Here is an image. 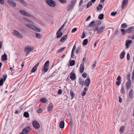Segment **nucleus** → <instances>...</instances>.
<instances>
[{"instance_id": "obj_1", "label": "nucleus", "mask_w": 134, "mask_h": 134, "mask_svg": "<svg viewBox=\"0 0 134 134\" xmlns=\"http://www.w3.org/2000/svg\"><path fill=\"white\" fill-rule=\"evenodd\" d=\"M33 50V48L30 46H26L24 49V51L26 53L25 55V57H26L28 55L29 53L31 52Z\"/></svg>"}, {"instance_id": "obj_2", "label": "nucleus", "mask_w": 134, "mask_h": 134, "mask_svg": "<svg viewBox=\"0 0 134 134\" xmlns=\"http://www.w3.org/2000/svg\"><path fill=\"white\" fill-rule=\"evenodd\" d=\"M76 3V0H72L69 3L67 7L68 11L70 12L71 10L73 8Z\"/></svg>"}, {"instance_id": "obj_3", "label": "nucleus", "mask_w": 134, "mask_h": 134, "mask_svg": "<svg viewBox=\"0 0 134 134\" xmlns=\"http://www.w3.org/2000/svg\"><path fill=\"white\" fill-rule=\"evenodd\" d=\"M46 2L47 4L51 7H54L55 6V3L53 0H46Z\"/></svg>"}, {"instance_id": "obj_4", "label": "nucleus", "mask_w": 134, "mask_h": 134, "mask_svg": "<svg viewBox=\"0 0 134 134\" xmlns=\"http://www.w3.org/2000/svg\"><path fill=\"white\" fill-rule=\"evenodd\" d=\"M32 124L34 127L36 129H39L40 128V124L37 121H32Z\"/></svg>"}, {"instance_id": "obj_5", "label": "nucleus", "mask_w": 134, "mask_h": 134, "mask_svg": "<svg viewBox=\"0 0 134 134\" xmlns=\"http://www.w3.org/2000/svg\"><path fill=\"white\" fill-rule=\"evenodd\" d=\"M13 34L16 37L20 38H21L23 37L22 35L16 30H14Z\"/></svg>"}, {"instance_id": "obj_6", "label": "nucleus", "mask_w": 134, "mask_h": 134, "mask_svg": "<svg viewBox=\"0 0 134 134\" xmlns=\"http://www.w3.org/2000/svg\"><path fill=\"white\" fill-rule=\"evenodd\" d=\"M31 129L30 127L28 126L23 130L22 131L24 134H28L31 131Z\"/></svg>"}, {"instance_id": "obj_7", "label": "nucleus", "mask_w": 134, "mask_h": 134, "mask_svg": "<svg viewBox=\"0 0 134 134\" xmlns=\"http://www.w3.org/2000/svg\"><path fill=\"white\" fill-rule=\"evenodd\" d=\"M3 79L2 78L0 80V86H2L3 85V82L5 80L7 77V75L5 74L3 76Z\"/></svg>"}, {"instance_id": "obj_8", "label": "nucleus", "mask_w": 134, "mask_h": 134, "mask_svg": "<svg viewBox=\"0 0 134 134\" xmlns=\"http://www.w3.org/2000/svg\"><path fill=\"white\" fill-rule=\"evenodd\" d=\"M90 79L87 77V78L85 80L84 82V85L86 87L88 86L90 83Z\"/></svg>"}, {"instance_id": "obj_9", "label": "nucleus", "mask_w": 134, "mask_h": 134, "mask_svg": "<svg viewBox=\"0 0 134 134\" xmlns=\"http://www.w3.org/2000/svg\"><path fill=\"white\" fill-rule=\"evenodd\" d=\"M20 12L23 15H25L27 16H30V14H28L25 10H20Z\"/></svg>"}, {"instance_id": "obj_10", "label": "nucleus", "mask_w": 134, "mask_h": 134, "mask_svg": "<svg viewBox=\"0 0 134 134\" xmlns=\"http://www.w3.org/2000/svg\"><path fill=\"white\" fill-rule=\"evenodd\" d=\"M70 75V78L71 80H74L76 79V75L75 73L73 71L71 72Z\"/></svg>"}, {"instance_id": "obj_11", "label": "nucleus", "mask_w": 134, "mask_h": 134, "mask_svg": "<svg viewBox=\"0 0 134 134\" xmlns=\"http://www.w3.org/2000/svg\"><path fill=\"white\" fill-rule=\"evenodd\" d=\"M84 64L83 63H82L81 64L80 68V73H83L84 71Z\"/></svg>"}, {"instance_id": "obj_12", "label": "nucleus", "mask_w": 134, "mask_h": 134, "mask_svg": "<svg viewBox=\"0 0 134 134\" xmlns=\"http://www.w3.org/2000/svg\"><path fill=\"white\" fill-rule=\"evenodd\" d=\"M53 109V103L50 102L48 108V110L49 112L52 111Z\"/></svg>"}, {"instance_id": "obj_13", "label": "nucleus", "mask_w": 134, "mask_h": 134, "mask_svg": "<svg viewBox=\"0 0 134 134\" xmlns=\"http://www.w3.org/2000/svg\"><path fill=\"white\" fill-rule=\"evenodd\" d=\"M39 63H37L33 67L31 70V72H34L36 70L37 67L39 65Z\"/></svg>"}, {"instance_id": "obj_14", "label": "nucleus", "mask_w": 134, "mask_h": 134, "mask_svg": "<svg viewBox=\"0 0 134 134\" xmlns=\"http://www.w3.org/2000/svg\"><path fill=\"white\" fill-rule=\"evenodd\" d=\"M128 2V0H124L123 1L122 5V8L123 9L126 6Z\"/></svg>"}, {"instance_id": "obj_15", "label": "nucleus", "mask_w": 134, "mask_h": 134, "mask_svg": "<svg viewBox=\"0 0 134 134\" xmlns=\"http://www.w3.org/2000/svg\"><path fill=\"white\" fill-rule=\"evenodd\" d=\"M8 3L12 6L15 7L16 6L15 3L12 0H8Z\"/></svg>"}, {"instance_id": "obj_16", "label": "nucleus", "mask_w": 134, "mask_h": 134, "mask_svg": "<svg viewBox=\"0 0 134 134\" xmlns=\"http://www.w3.org/2000/svg\"><path fill=\"white\" fill-rule=\"evenodd\" d=\"M105 27L104 26H103L102 27H100L99 29L97 31V33L98 34H100L103 32L104 30V29Z\"/></svg>"}, {"instance_id": "obj_17", "label": "nucleus", "mask_w": 134, "mask_h": 134, "mask_svg": "<svg viewBox=\"0 0 134 134\" xmlns=\"http://www.w3.org/2000/svg\"><path fill=\"white\" fill-rule=\"evenodd\" d=\"M126 88L127 90L129 89L131 87V81H128L126 84Z\"/></svg>"}, {"instance_id": "obj_18", "label": "nucleus", "mask_w": 134, "mask_h": 134, "mask_svg": "<svg viewBox=\"0 0 134 134\" xmlns=\"http://www.w3.org/2000/svg\"><path fill=\"white\" fill-rule=\"evenodd\" d=\"M60 31H57L56 35H57V38H60L62 36L63 33Z\"/></svg>"}, {"instance_id": "obj_19", "label": "nucleus", "mask_w": 134, "mask_h": 134, "mask_svg": "<svg viewBox=\"0 0 134 134\" xmlns=\"http://www.w3.org/2000/svg\"><path fill=\"white\" fill-rule=\"evenodd\" d=\"M65 125V123L64 121H61L59 123V127L61 128H64Z\"/></svg>"}, {"instance_id": "obj_20", "label": "nucleus", "mask_w": 134, "mask_h": 134, "mask_svg": "<svg viewBox=\"0 0 134 134\" xmlns=\"http://www.w3.org/2000/svg\"><path fill=\"white\" fill-rule=\"evenodd\" d=\"M67 38V35H65L63 36L60 39V41L61 42H64Z\"/></svg>"}, {"instance_id": "obj_21", "label": "nucleus", "mask_w": 134, "mask_h": 134, "mask_svg": "<svg viewBox=\"0 0 134 134\" xmlns=\"http://www.w3.org/2000/svg\"><path fill=\"white\" fill-rule=\"evenodd\" d=\"M132 41L131 40H127L126 41V45L127 48L129 47V45L132 43Z\"/></svg>"}, {"instance_id": "obj_22", "label": "nucleus", "mask_w": 134, "mask_h": 134, "mask_svg": "<svg viewBox=\"0 0 134 134\" xmlns=\"http://www.w3.org/2000/svg\"><path fill=\"white\" fill-rule=\"evenodd\" d=\"M134 28L133 27H129L127 30V31L128 33H131L134 31Z\"/></svg>"}, {"instance_id": "obj_23", "label": "nucleus", "mask_w": 134, "mask_h": 134, "mask_svg": "<svg viewBox=\"0 0 134 134\" xmlns=\"http://www.w3.org/2000/svg\"><path fill=\"white\" fill-rule=\"evenodd\" d=\"M26 26H27L28 27H29L30 28V29H32L34 30V28L35 27V26L33 25L30 24H28L26 25Z\"/></svg>"}, {"instance_id": "obj_24", "label": "nucleus", "mask_w": 134, "mask_h": 134, "mask_svg": "<svg viewBox=\"0 0 134 134\" xmlns=\"http://www.w3.org/2000/svg\"><path fill=\"white\" fill-rule=\"evenodd\" d=\"M125 53L124 51L122 52L120 54V59H122L124 57Z\"/></svg>"}, {"instance_id": "obj_25", "label": "nucleus", "mask_w": 134, "mask_h": 134, "mask_svg": "<svg viewBox=\"0 0 134 134\" xmlns=\"http://www.w3.org/2000/svg\"><path fill=\"white\" fill-rule=\"evenodd\" d=\"M129 96L130 98H132L133 97L134 95L133 94V91L131 90L129 92Z\"/></svg>"}, {"instance_id": "obj_26", "label": "nucleus", "mask_w": 134, "mask_h": 134, "mask_svg": "<svg viewBox=\"0 0 134 134\" xmlns=\"http://www.w3.org/2000/svg\"><path fill=\"white\" fill-rule=\"evenodd\" d=\"M7 55L6 54H4L2 56V60L4 61H5L7 60Z\"/></svg>"}, {"instance_id": "obj_27", "label": "nucleus", "mask_w": 134, "mask_h": 134, "mask_svg": "<svg viewBox=\"0 0 134 134\" xmlns=\"http://www.w3.org/2000/svg\"><path fill=\"white\" fill-rule=\"evenodd\" d=\"M93 30L94 32H96L98 31L99 29V26H98L96 25H93Z\"/></svg>"}, {"instance_id": "obj_28", "label": "nucleus", "mask_w": 134, "mask_h": 134, "mask_svg": "<svg viewBox=\"0 0 134 134\" xmlns=\"http://www.w3.org/2000/svg\"><path fill=\"white\" fill-rule=\"evenodd\" d=\"M48 67L44 65L43 68L42 69V70H43L46 72H47L48 70Z\"/></svg>"}, {"instance_id": "obj_29", "label": "nucleus", "mask_w": 134, "mask_h": 134, "mask_svg": "<svg viewBox=\"0 0 134 134\" xmlns=\"http://www.w3.org/2000/svg\"><path fill=\"white\" fill-rule=\"evenodd\" d=\"M36 37L38 38H40L42 37V36L41 35L37 33H36Z\"/></svg>"}, {"instance_id": "obj_30", "label": "nucleus", "mask_w": 134, "mask_h": 134, "mask_svg": "<svg viewBox=\"0 0 134 134\" xmlns=\"http://www.w3.org/2000/svg\"><path fill=\"white\" fill-rule=\"evenodd\" d=\"M24 116L26 118H27L29 117V113L27 112H25L24 114Z\"/></svg>"}, {"instance_id": "obj_31", "label": "nucleus", "mask_w": 134, "mask_h": 134, "mask_svg": "<svg viewBox=\"0 0 134 134\" xmlns=\"http://www.w3.org/2000/svg\"><path fill=\"white\" fill-rule=\"evenodd\" d=\"M19 1L23 5L25 6H26V2L24 0H20Z\"/></svg>"}, {"instance_id": "obj_32", "label": "nucleus", "mask_w": 134, "mask_h": 134, "mask_svg": "<svg viewBox=\"0 0 134 134\" xmlns=\"http://www.w3.org/2000/svg\"><path fill=\"white\" fill-rule=\"evenodd\" d=\"M95 23V22L94 21H92L89 25V27H92L93 26V25H94V24Z\"/></svg>"}, {"instance_id": "obj_33", "label": "nucleus", "mask_w": 134, "mask_h": 134, "mask_svg": "<svg viewBox=\"0 0 134 134\" xmlns=\"http://www.w3.org/2000/svg\"><path fill=\"white\" fill-rule=\"evenodd\" d=\"M92 5V2L90 1L88 2L87 5V8H88L90 6Z\"/></svg>"}, {"instance_id": "obj_34", "label": "nucleus", "mask_w": 134, "mask_h": 134, "mask_svg": "<svg viewBox=\"0 0 134 134\" xmlns=\"http://www.w3.org/2000/svg\"><path fill=\"white\" fill-rule=\"evenodd\" d=\"M70 95L71 96L72 98H73L75 96V94L74 92L72 90H70Z\"/></svg>"}, {"instance_id": "obj_35", "label": "nucleus", "mask_w": 134, "mask_h": 134, "mask_svg": "<svg viewBox=\"0 0 134 134\" xmlns=\"http://www.w3.org/2000/svg\"><path fill=\"white\" fill-rule=\"evenodd\" d=\"M103 7L102 4H100L97 7V10H99L101 9Z\"/></svg>"}, {"instance_id": "obj_36", "label": "nucleus", "mask_w": 134, "mask_h": 134, "mask_svg": "<svg viewBox=\"0 0 134 134\" xmlns=\"http://www.w3.org/2000/svg\"><path fill=\"white\" fill-rule=\"evenodd\" d=\"M121 92L123 94L125 93L124 88L123 86H122L121 87Z\"/></svg>"}, {"instance_id": "obj_37", "label": "nucleus", "mask_w": 134, "mask_h": 134, "mask_svg": "<svg viewBox=\"0 0 134 134\" xmlns=\"http://www.w3.org/2000/svg\"><path fill=\"white\" fill-rule=\"evenodd\" d=\"M104 15L103 14H100L98 17L99 19L100 20L102 19L103 18Z\"/></svg>"}, {"instance_id": "obj_38", "label": "nucleus", "mask_w": 134, "mask_h": 134, "mask_svg": "<svg viewBox=\"0 0 134 134\" xmlns=\"http://www.w3.org/2000/svg\"><path fill=\"white\" fill-rule=\"evenodd\" d=\"M65 48V47L62 48L59 50L57 51V53H60V52H63Z\"/></svg>"}, {"instance_id": "obj_39", "label": "nucleus", "mask_w": 134, "mask_h": 134, "mask_svg": "<svg viewBox=\"0 0 134 134\" xmlns=\"http://www.w3.org/2000/svg\"><path fill=\"white\" fill-rule=\"evenodd\" d=\"M87 42L88 40L87 39H85L83 41V44L84 45H85L87 44Z\"/></svg>"}, {"instance_id": "obj_40", "label": "nucleus", "mask_w": 134, "mask_h": 134, "mask_svg": "<svg viewBox=\"0 0 134 134\" xmlns=\"http://www.w3.org/2000/svg\"><path fill=\"white\" fill-rule=\"evenodd\" d=\"M66 21H65L64 24L61 27L59 28V31H60L62 29H63L65 25L66 24Z\"/></svg>"}, {"instance_id": "obj_41", "label": "nucleus", "mask_w": 134, "mask_h": 134, "mask_svg": "<svg viewBox=\"0 0 134 134\" xmlns=\"http://www.w3.org/2000/svg\"><path fill=\"white\" fill-rule=\"evenodd\" d=\"M24 19L25 20H26L28 22L31 23L32 24H33V21H32L31 20L28 19L27 18H24Z\"/></svg>"}, {"instance_id": "obj_42", "label": "nucleus", "mask_w": 134, "mask_h": 134, "mask_svg": "<svg viewBox=\"0 0 134 134\" xmlns=\"http://www.w3.org/2000/svg\"><path fill=\"white\" fill-rule=\"evenodd\" d=\"M124 130L125 126H123L120 128V131L122 133L123 132V131Z\"/></svg>"}, {"instance_id": "obj_43", "label": "nucleus", "mask_w": 134, "mask_h": 134, "mask_svg": "<svg viewBox=\"0 0 134 134\" xmlns=\"http://www.w3.org/2000/svg\"><path fill=\"white\" fill-rule=\"evenodd\" d=\"M75 64V61L74 60H72L70 62V65L71 66H74Z\"/></svg>"}, {"instance_id": "obj_44", "label": "nucleus", "mask_w": 134, "mask_h": 134, "mask_svg": "<svg viewBox=\"0 0 134 134\" xmlns=\"http://www.w3.org/2000/svg\"><path fill=\"white\" fill-rule=\"evenodd\" d=\"M49 61H47L44 64V66H46L48 67L49 66Z\"/></svg>"}, {"instance_id": "obj_45", "label": "nucleus", "mask_w": 134, "mask_h": 134, "mask_svg": "<svg viewBox=\"0 0 134 134\" xmlns=\"http://www.w3.org/2000/svg\"><path fill=\"white\" fill-rule=\"evenodd\" d=\"M30 16L29 17H30V19L32 20H35V18L34 16L31 15L30 14Z\"/></svg>"}, {"instance_id": "obj_46", "label": "nucleus", "mask_w": 134, "mask_h": 134, "mask_svg": "<svg viewBox=\"0 0 134 134\" xmlns=\"http://www.w3.org/2000/svg\"><path fill=\"white\" fill-rule=\"evenodd\" d=\"M42 109L41 108H40L38 109L37 110V112L38 113H42Z\"/></svg>"}, {"instance_id": "obj_47", "label": "nucleus", "mask_w": 134, "mask_h": 134, "mask_svg": "<svg viewBox=\"0 0 134 134\" xmlns=\"http://www.w3.org/2000/svg\"><path fill=\"white\" fill-rule=\"evenodd\" d=\"M130 74H127L126 77L127 79L129 80V81H131L130 80Z\"/></svg>"}, {"instance_id": "obj_48", "label": "nucleus", "mask_w": 134, "mask_h": 134, "mask_svg": "<svg viewBox=\"0 0 134 134\" xmlns=\"http://www.w3.org/2000/svg\"><path fill=\"white\" fill-rule=\"evenodd\" d=\"M87 76V74L86 73L84 72L83 73L82 75V76L84 78H86Z\"/></svg>"}, {"instance_id": "obj_49", "label": "nucleus", "mask_w": 134, "mask_h": 134, "mask_svg": "<svg viewBox=\"0 0 134 134\" xmlns=\"http://www.w3.org/2000/svg\"><path fill=\"white\" fill-rule=\"evenodd\" d=\"M69 124L71 126H73V121L71 119H70L69 122Z\"/></svg>"}, {"instance_id": "obj_50", "label": "nucleus", "mask_w": 134, "mask_h": 134, "mask_svg": "<svg viewBox=\"0 0 134 134\" xmlns=\"http://www.w3.org/2000/svg\"><path fill=\"white\" fill-rule=\"evenodd\" d=\"M80 51V47H78L77 49L75 51L76 53L77 54H78L79 51Z\"/></svg>"}, {"instance_id": "obj_51", "label": "nucleus", "mask_w": 134, "mask_h": 134, "mask_svg": "<svg viewBox=\"0 0 134 134\" xmlns=\"http://www.w3.org/2000/svg\"><path fill=\"white\" fill-rule=\"evenodd\" d=\"M121 31L122 32V34L124 35L125 34V32L126 31L124 29H121Z\"/></svg>"}, {"instance_id": "obj_52", "label": "nucleus", "mask_w": 134, "mask_h": 134, "mask_svg": "<svg viewBox=\"0 0 134 134\" xmlns=\"http://www.w3.org/2000/svg\"><path fill=\"white\" fill-rule=\"evenodd\" d=\"M127 26L126 24L125 23L122 24L121 25V27L122 28L126 27H127Z\"/></svg>"}, {"instance_id": "obj_53", "label": "nucleus", "mask_w": 134, "mask_h": 134, "mask_svg": "<svg viewBox=\"0 0 134 134\" xmlns=\"http://www.w3.org/2000/svg\"><path fill=\"white\" fill-rule=\"evenodd\" d=\"M34 30L38 32H40V29L37 28L35 26L34 28Z\"/></svg>"}, {"instance_id": "obj_54", "label": "nucleus", "mask_w": 134, "mask_h": 134, "mask_svg": "<svg viewBox=\"0 0 134 134\" xmlns=\"http://www.w3.org/2000/svg\"><path fill=\"white\" fill-rule=\"evenodd\" d=\"M60 2L63 3H65L66 2V0H58Z\"/></svg>"}, {"instance_id": "obj_55", "label": "nucleus", "mask_w": 134, "mask_h": 134, "mask_svg": "<svg viewBox=\"0 0 134 134\" xmlns=\"http://www.w3.org/2000/svg\"><path fill=\"white\" fill-rule=\"evenodd\" d=\"M76 46L75 45V44L73 47L72 51L75 52V49H76Z\"/></svg>"}, {"instance_id": "obj_56", "label": "nucleus", "mask_w": 134, "mask_h": 134, "mask_svg": "<svg viewBox=\"0 0 134 134\" xmlns=\"http://www.w3.org/2000/svg\"><path fill=\"white\" fill-rule=\"evenodd\" d=\"M74 52L72 51H71V58H73L74 57Z\"/></svg>"}, {"instance_id": "obj_57", "label": "nucleus", "mask_w": 134, "mask_h": 134, "mask_svg": "<svg viewBox=\"0 0 134 134\" xmlns=\"http://www.w3.org/2000/svg\"><path fill=\"white\" fill-rule=\"evenodd\" d=\"M77 30V29L76 28H73L71 31V33H73L75 32Z\"/></svg>"}, {"instance_id": "obj_58", "label": "nucleus", "mask_w": 134, "mask_h": 134, "mask_svg": "<svg viewBox=\"0 0 134 134\" xmlns=\"http://www.w3.org/2000/svg\"><path fill=\"white\" fill-rule=\"evenodd\" d=\"M127 59L128 60H130V55L129 53H128L127 54Z\"/></svg>"}, {"instance_id": "obj_59", "label": "nucleus", "mask_w": 134, "mask_h": 134, "mask_svg": "<svg viewBox=\"0 0 134 134\" xmlns=\"http://www.w3.org/2000/svg\"><path fill=\"white\" fill-rule=\"evenodd\" d=\"M62 90L61 89H59V90L58 91V94H60L62 93Z\"/></svg>"}, {"instance_id": "obj_60", "label": "nucleus", "mask_w": 134, "mask_h": 134, "mask_svg": "<svg viewBox=\"0 0 134 134\" xmlns=\"http://www.w3.org/2000/svg\"><path fill=\"white\" fill-rule=\"evenodd\" d=\"M80 83L81 86H82L84 83V81L81 79L80 81Z\"/></svg>"}, {"instance_id": "obj_61", "label": "nucleus", "mask_w": 134, "mask_h": 134, "mask_svg": "<svg viewBox=\"0 0 134 134\" xmlns=\"http://www.w3.org/2000/svg\"><path fill=\"white\" fill-rule=\"evenodd\" d=\"M120 83L121 81H118L116 83V84L117 85H119L120 84Z\"/></svg>"}, {"instance_id": "obj_62", "label": "nucleus", "mask_w": 134, "mask_h": 134, "mask_svg": "<svg viewBox=\"0 0 134 134\" xmlns=\"http://www.w3.org/2000/svg\"><path fill=\"white\" fill-rule=\"evenodd\" d=\"M117 14V12H113L111 13V14L112 16H115V15Z\"/></svg>"}, {"instance_id": "obj_63", "label": "nucleus", "mask_w": 134, "mask_h": 134, "mask_svg": "<svg viewBox=\"0 0 134 134\" xmlns=\"http://www.w3.org/2000/svg\"><path fill=\"white\" fill-rule=\"evenodd\" d=\"M97 62L96 61H95V63L94 64H92V66L93 67V68H94L96 66V64L97 63Z\"/></svg>"}, {"instance_id": "obj_64", "label": "nucleus", "mask_w": 134, "mask_h": 134, "mask_svg": "<svg viewBox=\"0 0 134 134\" xmlns=\"http://www.w3.org/2000/svg\"><path fill=\"white\" fill-rule=\"evenodd\" d=\"M85 37V33L84 32H83L82 36L81 37L82 38H84Z\"/></svg>"}]
</instances>
